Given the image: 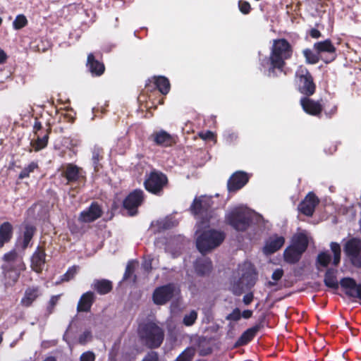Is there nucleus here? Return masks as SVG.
I'll use <instances>...</instances> for the list:
<instances>
[{"instance_id":"f257e3e1","label":"nucleus","mask_w":361,"mask_h":361,"mask_svg":"<svg viewBox=\"0 0 361 361\" xmlns=\"http://www.w3.org/2000/svg\"><path fill=\"white\" fill-rule=\"evenodd\" d=\"M293 53V47L286 39H274L267 59L269 75L276 76V70L283 72L286 65V61L292 57Z\"/></svg>"},{"instance_id":"f03ea898","label":"nucleus","mask_w":361,"mask_h":361,"mask_svg":"<svg viewBox=\"0 0 361 361\" xmlns=\"http://www.w3.org/2000/svg\"><path fill=\"white\" fill-rule=\"evenodd\" d=\"M4 263L2 264L4 284L12 286L18 281L20 272L25 269L23 257L15 251L6 253L4 256Z\"/></svg>"},{"instance_id":"7ed1b4c3","label":"nucleus","mask_w":361,"mask_h":361,"mask_svg":"<svg viewBox=\"0 0 361 361\" xmlns=\"http://www.w3.org/2000/svg\"><path fill=\"white\" fill-rule=\"evenodd\" d=\"M225 223L238 232H245L254 224V214L246 207H237L225 216Z\"/></svg>"},{"instance_id":"20e7f679","label":"nucleus","mask_w":361,"mask_h":361,"mask_svg":"<svg viewBox=\"0 0 361 361\" xmlns=\"http://www.w3.org/2000/svg\"><path fill=\"white\" fill-rule=\"evenodd\" d=\"M138 334L145 345L150 348L160 346L164 337L162 329L153 322L140 324Z\"/></svg>"},{"instance_id":"39448f33","label":"nucleus","mask_w":361,"mask_h":361,"mask_svg":"<svg viewBox=\"0 0 361 361\" xmlns=\"http://www.w3.org/2000/svg\"><path fill=\"white\" fill-rule=\"evenodd\" d=\"M295 82L298 91L305 97H311L316 92L317 85L314 78L303 65L299 66L295 71Z\"/></svg>"},{"instance_id":"423d86ee","label":"nucleus","mask_w":361,"mask_h":361,"mask_svg":"<svg viewBox=\"0 0 361 361\" xmlns=\"http://www.w3.org/2000/svg\"><path fill=\"white\" fill-rule=\"evenodd\" d=\"M192 214L197 220L195 225V237L196 247L203 255V195L196 197L190 206Z\"/></svg>"},{"instance_id":"0eeeda50","label":"nucleus","mask_w":361,"mask_h":361,"mask_svg":"<svg viewBox=\"0 0 361 361\" xmlns=\"http://www.w3.org/2000/svg\"><path fill=\"white\" fill-rule=\"evenodd\" d=\"M167 177L163 173L153 170L146 176L144 185L149 192L159 194L167 183Z\"/></svg>"},{"instance_id":"6e6552de","label":"nucleus","mask_w":361,"mask_h":361,"mask_svg":"<svg viewBox=\"0 0 361 361\" xmlns=\"http://www.w3.org/2000/svg\"><path fill=\"white\" fill-rule=\"evenodd\" d=\"M186 241L184 236L181 235L171 237L169 239H158L155 242L157 247L165 245L166 252L169 253L173 257H176L180 254V251Z\"/></svg>"},{"instance_id":"1a4fd4ad","label":"nucleus","mask_w":361,"mask_h":361,"mask_svg":"<svg viewBox=\"0 0 361 361\" xmlns=\"http://www.w3.org/2000/svg\"><path fill=\"white\" fill-rule=\"evenodd\" d=\"M344 252L350 262L356 267H361V240L352 238L347 241Z\"/></svg>"},{"instance_id":"9d476101","label":"nucleus","mask_w":361,"mask_h":361,"mask_svg":"<svg viewBox=\"0 0 361 361\" xmlns=\"http://www.w3.org/2000/svg\"><path fill=\"white\" fill-rule=\"evenodd\" d=\"M226 234L224 231L215 229L204 231V255L219 247L224 240Z\"/></svg>"},{"instance_id":"9b49d317","label":"nucleus","mask_w":361,"mask_h":361,"mask_svg":"<svg viewBox=\"0 0 361 361\" xmlns=\"http://www.w3.org/2000/svg\"><path fill=\"white\" fill-rule=\"evenodd\" d=\"M250 176L243 171L234 172L227 181V189L230 192H235L243 188L250 180Z\"/></svg>"},{"instance_id":"f8f14e48","label":"nucleus","mask_w":361,"mask_h":361,"mask_svg":"<svg viewBox=\"0 0 361 361\" xmlns=\"http://www.w3.org/2000/svg\"><path fill=\"white\" fill-rule=\"evenodd\" d=\"M319 203V200L317 196L313 192H310L298 204V209L301 214L312 216Z\"/></svg>"},{"instance_id":"ddd939ff","label":"nucleus","mask_w":361,"mask_h":361,"mask_svg":"<svg viewBox=\"0 0 361 361\" xmlns=\"http://www.w3.org/2000/svg\"><path fill=\"white\" fill-rule=\"evenodd\" d=\"M176 289L174 285L168 284L155 289L153 293V300L157 305H164L174 295Z\"/></svg>"},{"instance_id":"4468645a","label":"nucleus","mask_w":361,"mask_h":361,"mask_svg":"<svg viewBox=\"0 0 361 361\" xmlns=\"http://www.w3.org/2000/svg\"><path fill=\"white\" fill-rule=\"evenodd\" d=\"M142 200L143 191L135 190L125 199L123 206L128 211L129 214L133 216L137 213V209L141 204Z\"/></svg>"},{"instance_id":"2eb2a0df","label":"nucleus","mask_w":361,"mask_h":361,"mask_svg":"<svg viewBox=\"0 0 361 361\" xmlns=\"http://www.w3.org/2000/svg\"><path fill=\"white\" fill-rule=\"evenodd\" d=\"M340 285L348 296L361 300V283L357 284L353 278L344 277L341 279Z\"/></svg>"},{"instance_id":"dca6fc26","label":"nucleus","mask_w":361,"mask_h":361,"mask_svg":"<svg viewBox=\"0 0 361 361\" xmlns=\"http://www.w3.org/2000/svg\"><path fill=\"white\" fill-rule=\"evenodd\" d=\"M300 105L303 111L311 116L320 117L324 107L319 101H314L310 97H303L300 99Z\"/></svg>"},{"instance_id":"f3484780","label":"nucleus","mask_w":361,"mask_h":361,"mask_svg":"<svg viewBox=\"0 0 361 361\" xmlns=\"http://www.w3.org/2000/svg\"><path fill=\"white\" fill-rule=\"evenodd\" d=\"M61 175L66 180V184L76 182L85 177L82 169L76 165L69 164L62 171Z\"/></svg>"},{"instance_id":"a211bd4d","label":"nucleus","mask_w":361,"mask_h":361,"mask_svg":"<svg viewBox=\"0 0 361 361\" xmlns=\"http://www.w3.org/2000/svg\"><path fill=\"white\" fill-rule=\"evenodd\" d=\"M102 213L100 206L97 203L93 202L88 208L81 212L79 220L84 223L92 222L99 218Z\"/></svg>"},{"instance_id":"6ab92c4d","label":"nucleus","mask_w":361,"mask_h":361,"mask_svg":"<svg viewBox=\"0 0 361 361\" xmlns=\"http://www.w3.org/2000/svg\"><path fill=\"white\" fill-rule=\"evenodd\" d=\"M285 243V238L274 234L270 236L265 242L263 252L266 255H271L279 250Z\"/></svg>"},{"instance_id":"aec40b11","label":"nucleus","mask_w":361,"mask_h":361,"mask_svg":"<svg viewBox=\"0 0 361 361\" xmlns=\"http://www.w3.org/2000/svg\"><path fill=\"white\" fill-rule=\"evenodd\" d=\"M262 324H255L253 326L245 330L236 341L235 347L243 346L248 344L262 329Z\"/></svg>"},{"instance_id":"412c9836","label":"nucleus","mask_w":361,"mask_h":361,"mask_svg":"<svg viewBox=\"0 0 361 361\" xmlns=\"http://www.w3.org/2000/svg\"><path fill=\"white\" fill-rule=\"evenodd\" d=\"M179 221L174 216H169L164 219L157 220L152 224V228L156 232H161L171 228L178 224Z\"/></svg>"},{"instance_id":"4be33fe9","label":"nucleus","mask_w":361,"mask_h":361,"mask_svg":"<svg viewBox=\"0 0 361 361\" xmlns=\"http://www.w3.org/2000/svg\"><path fill=\"white\" fill-rule=\"evenodd\" d=\"M152 140L156 145L161 147H169L173 143V137L164 130L154 132L152 135Z\"/></svg>"},{"instance_id":"5701e85b","label":"nucleus","mask_w":361,"mask_h":361,"mask_svg":"<svg viewBox=\"0 0 361 361\" xmlns=\"http://www.w3.org/2000/svg\"><path fill=\"white\" fill-rule=\"evenodd\" d=\"M302 254V252L290 245L283 252V258L287 263L295 264L300 260Z\"/></svg>"},{"instance_id":"b1692460","label":"nucleus","mask_w":361,"mask_h":361,"mask_svg":"<svg viewBox=\"0 0 361 361\" xmlns=\"http://www.w3.org/2000/svg\"><path fill=\"white\" fill-rule=\"evenodd\" d=\"M45 252L38 247L31 258V267L37 273L42 271L45 263Z\"/></svg>"},{"instance_id":"393cba45","label":"nucleus","mask_w":361,"mask_h":361,"mask_svg":"<svg viewBox=\"0 0 361 361\" xmlns=\"http://www.w3.org/2000/svg\"><path fill=\"white\" fill-rule=\"evenodd\" d=\"M94 300V294L91 291L82 294L77 306L78 312H88Z\"/></svg>"},{"instance_id":"a878e982","label":"nucleus","mask_w":361,"mask_h":361,"mask_svg":"<svg viewBox=\"0 0 361 361\" xmlns=\"http://www.w3.org/2000/svg\"><path fill=\"white\" fill-rule=\"evenodd\" d=\"M41 293L37 287L27 288L23 298L21 299V304L23 306L29 307L40 295Z\"/></svg>"},{"instance_id":"bb28decb","label":"nucleus","mask_w":361,"mask_h":361,"mask_svg":"<svg viewBox=\"0 0 361 361\" xmlns=\"http://www.w3.org/2000/svg\"><path fill=\"white\" fill-rule=\"evenodd\" d=\"M89 71L94 75H101L104 71V65L97 60H95L92 54H90L87 56V63Z\"/></svg>"},{"instance_id":"cd10ccee","label":"nucleus","mask_w":361,"mask_h":361,"mask_svg":"<svg viewBox=\"0 0 361 361\" xmlns=\"http://www.w3.org/2000/svg\"><path fill=\"white\" fill-rule=\"evenodd\" d=\"M308 243L307 235L305 233H300L293 237L290 245L304 253L308 247Z\"/></svg>"},{"instance_id":"c85d7f7f","label":"nucleus","mask_w":361,"mask_h":361,"mask_svg":"<svg viewBox=\"0 0 361 361\" xmlns=\"http://www.w3.org/2000/svg\"><path fill=\"white\" fill-rule=\"evenodd\" d=\"M337 270L333 268L327 269L325 275L324 282L326 286L333 288L338 289L339 283L336 278Z\"/></svg>"},{"instance_id":"c756f323","label":"nucleus","mask_w":361,"mask_h":361,"mask_svg":"<svg viewBox=\"0 0 361 361\" xmlns=\"http://www.w3.org/2000/svg\"><path fill=\"white\" fill-rule=\"evenodd\" d=\"M314 49L318 54L327 52L335 54L336 49L329 39L324 41L317 42L314 44Z\"/></svg>"},{"instance_id":"7c9ffc66","label":"nucleus","mask_w":361,"mask_h":361,"mask_svg":"<svg viewBox=\"0 0 361 361\" xmlns=\"http://www.w3.org/2000/svg\"><path fill=\"white\" fill-rule=\"evenodd\" d=\"M13 227L8 222H4L0 226V247L10 240L12 236Z\"/></svg>"},{"instance_id":"2f4dec72","label":"nucleus","mask_w":361,"mask_h":361,"mask_svg":"<svg viewBox=\"0 0 361 361\" xmlns=\"http://www.w3.org/2000/svg\"><path fill=\"white\" fill-rule=\"evenodd\" d=\"M92 286L100 295L108 293L112 288L111 282L106 279L95 280Z\"/></svg>"},{"instance_id":"473e14b6","label":"nucleus","mask_w":361,"mask_h":361,"mask_svg":"<svg viewBox=\"0 0 361 361\" xmlns=\"http://www.w3.org/2000/svg\"><path fill=\"white\" fill-rule=\"evenodd\" d=\"M257 279V274L256 271L254 269H247L243 274L240 282L247 287H252L255 284Z\"/></svg>"},{"instance_id":"72a5a7b5","label":"nucleus","mask_w":361,"mask_h":361,"mask_svg":"<svg viewBox=\"0 0 361 361\" xmlns=\"http://www.w3.org/2000/svg\"><path fill=\"white\" fill-rule=\"evenodd\" d=\"M153 82L159 92L163 94H166L170 90V83L169 80L164 76H157L153 78Z\"/></svg>"},{"instance_id":"f704fd0d","label":"nucleus","mask_w":361,"mask_h":361,"mask_svg":"<svg viewBox=\"0 0 361 361\" xmlns=\"http://www.w3.org/2000/svg\"><path fill=\"white\" fill-rule=\"evenodd\" d=\"M35 232V228L31 225H26L23 233V248H26Z\"/></svg>"},{"instance_id":"c9c22d12","label":"nucleus","mask_w":361,"mask_h":361,"mask_svg":"<svg viewBox=\"0 0 361 361\" xmlns=\"http://www.w3.org/2000/svg\"><path fill=\"white\" fill-rule=\"evenodd\" d=\"M302 54L304 57L305 58V61L307 63L309 64H316L319 61V54L314 53L310 49H305L302 51Z\"/></svg>"},{"instance_id":"e433bc0d","label":"nucleus","mask_w":361,"mask_h":361,"mask_svg":"<svg viewBox=\"0 0 361 361\" xmlns=\"http://www.w3.org/2000/svg\"><path fill=\"white\" fill-rule=\"evenodd\" d=\"M47 142L48 135H45L42 137H37L35 140H32L30 145L35 151H39L47 146Z\"/></svg>"},{"instance_id":"4c0bfd02","label":"nucleus","mask_w":361,"mask_h":361,"mask_svg":"<svg viewBox=\"0 0 361 361\" xmlns=\"http://www.w3.org/2000/svg\"><path fill=\"white\" fill-rule=\"evenodd\" d=\"M330 247L334 254L333 264L338 266L341 262V246L338 243L332 242L331 243Z\"/></svg>"},{"instance_id":"58836bf2","label":"nucleus","mask_w":361,"mask_h":361,"mask_svg":"<svg viewBox=\"0 0 361 361\" xmlns=\"http://www.w3.org/2000/svg\"><path fill=\"white\" fill-rule=\"evenodd\" d=\"M102 148L97 145H95L92 149V161L94 171H97L99 169V161L101 158Z\"/></svg>"},{"instance_id":"ea45409f","label":"nucleus","mask_w":361,"mask_h":361,"mask_svg":"<svg viewBox=\"0 0 361 361\" xmlns=\"http://www.w3.org/2000/svg\"><path fill=\"white\" fill-rule=\"evenodd\" d=\"M331 260V255L326 252H320L317 257V264L323 267H327Z\"/></svg>"},{"instance_id":"a19ab883","label":"nucleus","mask_w":361,"mask_h":361,"mask_svg":"<svg viewBox=\"0 0 361 361\" xmlns=\"http://www.w3.org/2000/svg\"><path fill=\"white\" fill-rule=\"evenodd\" d=\"M37 167L38 165L37 163L34 161L30 163L21 171V172L19 173L18 178L20 179L27 178L30 176V173L33 172Z\"/></svg>"},{"instance_id":"79ce46f5","label":"nucleus","mask_w":361,"mask_h":361,"mask_svg":"<svg viewBox=\"0 0 361 361\" xmlns=\"http://www.w3.org/2000/svg\"><path fill=\"white\" fill-rule=\"evenodd\" d=\"M27 23V20L26 18V17L23 15V14H20V15H18L15 20H13V27L15 29V30H20L23 27H24Z\"/></svg>"},{"instance_id":"37998d69","label":"nucleus","mask_w":361,"mask_h":361,"mask_svg":"<svg viewBox=\"0 0 361 361\" xmlns=\"http://www.w3.org/2000/svg\"><path fill=\"white\" fill-rule=\"evenodd\" d=\"M194 354L195 350L193 348H187L176 359L175 361H191Z\"/></svg>"},{"instance_id":"c03bdc74","label":"nucleus","mask_w":361,"mask_h":361,"mask_svg":"<svg viewBox=\"0 0 361 361\" xmlns=\"http://www.w3.org/2000/svg\"><path fill=\"white\" fill-rule=\"evenodd\" d=\"M197 314L195 310L191 311L190 313L186 314L183 317V324L190 326H192L197 319Z\"/></svg>"},{"instance_id":"a18cd8bd","label":"nucleus","mask_w":361,"mask_h":361,"mask_svg":"<svg viewBox=\"0 0 361 361\" xmlns=\"http://www.w3.org/2000/svg\"><path fill=\"white\" fill-rule=\"evenodd\" d=\"M238 8L240 11L244 15L249 14L251 11V6L247 1L239 0Z\"/></svg>"},{"instance_id":"49530a36","label":"nucleus","mask_w":361,"mask_h":361,"mask_svg":"<svg viewBox=\"0 0 361 361\" xmlns=\"http://www.w3.org/2000/svg\"><path fill=\"white\" fill-rule=\"evenodd\" d=\"M241 318V312L239 308L235 307L230 314L226 317L228 321L237 322Z\"/></svg>"},{"instance_id":"de8ad7c7","label":"nucleus","mask_w":361,"mask_h":361,"mask_svg":"<svg viewBox=\"0 0 361 361\" xmlns=\"http://www.w3.org/2000/svg\"><path fill=\"white\" fill-rule=\"evenodd\" d=\"M77 272V267H73L69 268L68 271L61 276V281H68L73 278Z\"/></svg>"},{"instance_id":"09e8293b","label":"nucleus","mask_w":361,"mask_h":361,"mask_svg":"<svg viewBox=\"0 0 361 361\" xmlns=\"http://www.w3.org/2000/svg\"><path fill=\"white\" fill-rule=\"evenodd\" d=\"M212 142L213 145L217 142L216 133L211 130H207L204 133V142Z\"/></svg>"},{"instance_id":"8fccbe9b","label":"nucleus","mask_w":361,"mask_h":361,"mask_svg":"<svg viewBox=\"0 0 361 361\" xmlns=\"http://www.w3.org/2000/svg\"><path fill=\"white\" fill-rule=\"evenodd\" d=\"M92 334L90 331H84L78 338V341L80 344H85L91 340Z\"/></svg>"},{"instance_id":"3c124183","label":"nucleus","mask_w":361,"mask_h":361,"mask_svg":"<svg viewBox=\"0 0 361 361\" xmlns=\"http://www.w3.org/2000/svg\"><path fill=\"white\" fill-rule=\"evenodd\" d=\"M194 268L196 273L200 276L203 275V259L198 258L194 263Z\"/></svg>"},{"instance_id":"603ef678","label":"nucleus","mask_w":361,"mask_h":361,"mask_svg":"<svg viewBox=\"0 0 361 361\" xmlns=\"http://www.w3.org/2000/svg\"><path fill=\"white\" fill-rule=\"evenodd\" d=\"M80 361H94L95 355L92 351L83 353L80 357Z\"/></svg>"},{"instance_id":"864d4df0","label":"nucleus","mask_w":361,"mask_h":361,"mask_svg":"<svg viewBox=\"0 0 361 361\" xmlns=\"http://www.w3.org/2000/svg\"><path fill=\"white\" fill-rule=\"evenodd\" d=\"M323 110L326 117L331 118L337 113L338 107L336 104H333L329 109L325 108Z\"/></svg>"},{"instance_id":"5fc2aeb1","label":"nucleus","mask_w":361,"mask_h":361,"mask_svg":"<svg viewBox=\"0 0 361 361\" xmlns=\"http://www.w3.org/2000/svg\"><path fill=\"white\" fill-rule=\"evenodd\" d=\"M283 276V270L281 268L276 269L271 275V279L275 281H279Z\"/></svg>"},{"instance_id":"6e6d98bb","label":"nucleus","mask_w":361,"mask_h":361,"mask_svg":"<svg viewBox=\"0 0 361 361\" xmlns=\"http://www.w3.org/2000/svg\"><path fill=\"white\" fill-rule=\"evenodd\" d=\"M212 269V262L211 259L204 256V276Z\"/></svg>"},{"instance_id":"4d7b16f0","label":"nucleus","mask_w":361,"mask_h":361,"mask_svg":"<svg viewBox=\"0 0 361 361\" xmlns=\"http://www.w3.org/2000/svg\"><path fill=\"white\" fill-rule=\"evenodd\" d=\"M142 361H158V355L155 352H150L144 357Z\"/></svg>"},{"instance_id":"13d9d810","label":"nucleus","mask_w":361,"mask_h":361,"mask_svg":"<svg viewBox=\"0 0 361 361\" xmlns=\"http://www.w3.org/2000/svg\"><path fill=\"white\" fill-rule=\"evenodd\" d=\"M253 298H254L253 293H249L243 296V301L245 305H248L252 302Z\"/></svg>"},{"instance_id":"bf43d9fd","label":"nucleus","mask_w":361,"mask_h":361,"mask_svg":"<svg viewBox=\"0 0 361 361\" xmlns=\"http://www.w3.org/2000/svg\"><path fill=\"white\" fill-rule=\"evenodd\" d=\"M309 33H310V37L314 39H318L322 36L321 32L316 28H312L310 30Z\"/></svg>"},{"instance_id":"052dcab7","label":"nucleus","mask_w":361,"mask_h":361,"mask_svg":"<svg viewBox=\"0 0 361 361\" xmlns=\"http://www.w3.org/2000/svg\"><path fill=\"white\" fill-rule=\"evenodd\" d=\"M60 295H53L49 300V307L54 308L55 305L58 302Z\"/></svg>"},{"instance_id":"680f3d73","label":"nucleus","mask_w":361,"mask_h":361,"mask_svg":"<svg viewBox=\"0 0 361 361\" xmlns=\"http://www.w3.org/2000/svg\"><path fill=\"white\" fill-rule=\"evenodd\" d=\"M253 312L250 310H245L241 313V317L244 319H250L252 317Z\"/></svg>"},{"instance_id":"e2e57ef3","label":"nucleus","mask_w":361,"mask_h":361,"mask_svg":"<svg viewBox=\"0 0 361 361\" xmlns=\"http://www.w3.org/2000/svg\"><path fill=\"white\" fill-rule=\"evenodd\" d=\"M7 59V55L5 51L0 48V64L6 62Z\"/></svg>"},{"instance_id":"0e129e2a","label":"nucleus","mask_w":361,"mask_h":361,"mask_svg":"<svg viewBox=\"0 0 361 361\" xmlns=\"http://www.w3.org/2000/svg\"><path fill=\"white\" fill-rule=\"evenodd\" d=\"M219 326L218 324H214L211 326L204 327V331H209V329H211L212 331L216 332L219 330Z\"/></svg>"},{"instance_id":"69168bd1","label":"nucleus","mask_w":361,"mask_h":361,"mask_svg":"<svg viewBox=\"0 0 361 361\" xmlns=\"http://www.w3.org/2000/svg\"><path fill=\"white\" fill-rule=\"evenodd\" d=\"M133 270L130 264L126 267V272L124 274V279H127L133 273Z\"/></svg>"},{"instance_id":"338daca9","label":"nucleus","mask_w":361,"mask_h":361,"mask_svg":"<svg viewBox=\"0 0 361 361\" xmlns=\"http://www.w3.org/2000/svg\"><path fill=\"white\" fill-rule=\"evenodd\" d=\"M151 261H145L142 266L145 270H149L151 269Z\"/></svg>"},{"instance_id":"774afa93","label":"nucleus","mask_w":361,"mask_h":361,"mask_svg":"<svg viewBox=\"0 0 361 361\" xmlns=\"http://www.w3.org/2000/svg\"><path fill=\"white\" fill-rule=\"evenodd\" d=\"M264 320H265V315L263 314L259 318L258 322L256 324H262V329L264 326Z\"/></svg>"}]
</instances>
